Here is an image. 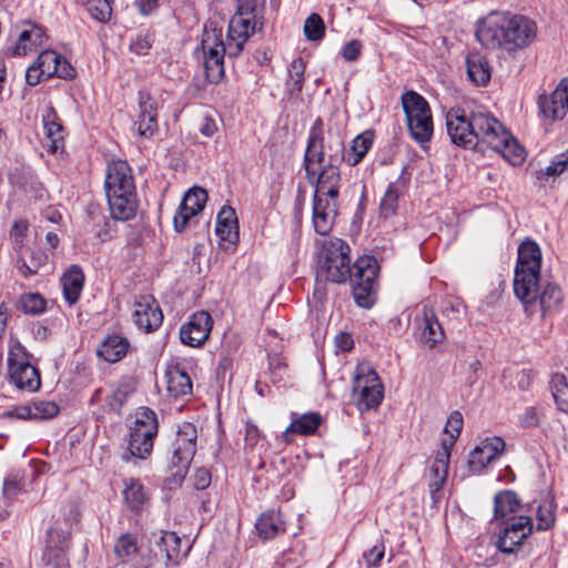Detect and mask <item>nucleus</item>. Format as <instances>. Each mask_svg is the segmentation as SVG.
Masks as SVG:
<instances>
[{
  "mask_svg": "<svg viewBox=\"0 0 568 568\" xmlns=\"http://www.w3.org/2000/svg\"><path fill=\"white\" fill-rule=\"evenodd\" d=\"M446 126L452 142L467 150L485 152L491 150L509 162L520 165L526 159L525 149L501 122L488 113L450 110Z\"/></svg>",
  "mask_w": 568,
  "mask_h": 568,
  "instance_id": "nucleus-1",
  "label": "nucleus"
},
{
  "mask_svg": "<svg viewBox=\"0 0 568 568\" xmlns=\"http://www.w3.org/2000/svg\"><path fill=\"white\" fill-rule=\"evenodd\" d=\"M537 30L535 20L525 14L491 12L477 22L476 38L488 50L515 54L534 42Z\"/></svg>",
  "mask_w": 568,
  "mask_h": 568,
  "instance_id": "nucleus-2",
  "label": "nucleus"
},
{
  "mask_svg": "<svg viewBox=\"0 0 568 568\" xmlns=\"http://www.w3.org/2000/svg\"><path fill=\"white\" fill-rule=\"evenodd\" d=\"M304 168L308 182L315 185L314 196L337 200L341 173L332 156L325 162L324 128L321 118L311 126L304 156Z\"/></svg>",
  "mask_w": 568,
  "mask_h": 568,
  "instance_id": "nucleus-3",
  "label": "nucleus"
},
{
  "mask_svg": "<svg viewBox=\"0 0 568 568\" xmlns=\"http://www.w3.org/2000/svg\"><path fill=\"white\" fill-rule=\"evenodd\" d=\"M541 261V251L537 242L526 239L519 244L513 282L517 298L529 296L534 286L540 281Z\"/></svg>",
  "mask_w": 568,
  "mask_h": 568,
  "instance_id": "nucleus-4",
  "label": "nucleus"
},
{
  "mask_svg": "<svg viewBox=\"0 0 568 568\" xmlns=\"http://www.w3.org/2000/svg\"><path fill=\"white\" fill-rule=\"evenodd\" d=\"M463 425L464 419L462 413L458 410L452 412L444 427V434L446 436L440 442V449L436 453L430 468L434 480L429 484V487L430 497L434 504L438 503L442 498V487L447 478L450 452L460 435Z\"/></svg>",
  "mask_w": 568,
  "mask_h": 568,
  "instance_id": "nucleus-5",
  "label": "nucleus"
},
{
  "mask_svg": "<svg viewBox=\"0 0 568 568\" xmlns=\"http://www.w3.org/2000/svg\"><path fill=\"white\" fill-rule=\"evenodd\" d=\"M158 429L156 414L148 407L138 408L130 426L128 443L130 455L141 459L146 458L152 452Z\"/></svg>",
  "mask_w": 568,
  "mask_h": 568,
  "instance_id": "nucleus-6",
  "label": "nucleus"
},
{
  "mask_svg": "<svg viewBox=\"0 0 568 568\" xmlns=\"http://www.w3.org/2000/svg\"><path fill=\"white\" fill-rule=\"evenodd\" d=\"M201 47L206 78L210 82L217 83L224 75V55H229L223 41L222 28H217L214 22L206 23L202 34Z\"/></svg>",
  "mask_w": 568,
  "mask_h": 568,
  "instance_id": "nucleus-7",
  "label": "nucleus"
},
{
  "mask_svg": "<svg viewBox=\"0 0 568 568\" xmlns=\"http://www.w3.org/2000/svg\"><path fill=\"white\" fill-rule=\"evenodd\" d=\"M351 248L346 242L334 237L324 244V260L317 271L318 277L333 283H345L351 277Z\"/></svg>",
  "mask_w": 568,
  "mask_h": 568,
  "instance_id": "nucleus-8",
  "label": "nucleus"
},
{
  "mask_svg": "<svg viewBox=\"0 0 568 568\" xmlns=\"http://www.w3.org/2000/svg\"><path fill=\"white\" fill-rule=\"evenodd\" d=\"M383 385L377 373L366 363L356 366L353 397L361 412L377 407L383 399Z\"/></svg>",
  "mask_w": 568,
  "mask_h": 568,
  "instance_id": "nucleus-9",
  "label": "nucleus"
},
{
  "mask_svg": "<svg viewBox=\"0 0 568 568\" xmlns=\"http://www.w3.org/2000/svg\"><path fill=\"white\" fill-rule=\"evenodd\" d=\"M499 526L496 548L505 555L515 554L534 530L532 518L524 515L509 517Z\"/></svg>",
  "mask_w": 568,
  "mask_h": 568,
  "instance_id": "nucleus-10",
  "label": "nucleus"
},
{
  "mask_svg": "<svg viewBox=\"0 0 568 568\" xmlns=\"http://www.w3.org/2000/svg\"><path fill=\"white\" fill-rule=\"evenodd\" d=\"M71 524L68 520L55 521L47 531L43 561L51 568H69L65 551L70 544Z\"/></svg>",
  "mask_w": 568,
  "mask_h": 568,
  "instance_id": "nucleus-11",
  "label": "nucleus"
},
{
  "mask_svg": "<svg viewBox=\"0 0 568 568\" xmlns=\"http://www.w3.org/2000/svg\"><path fill=\"white\" fill-rule=\"evenodd\" d=\"M196 438L197 430L192 423L184 422L179 426L171 459V465L175 468L174 476H185L196 452Z\"/></svg>",
  "mask_w": 568,
  "mask_h": 568,
  "instance_id": "nucleus-12",
  "label": "nucleus"
},
{
  "mask_svg": "<svg viewBox=\"0 0 568 568\" xmlns=\"http://www.w3.org/2000/svg\"><path fill=\"white\" fill-rule=\"evenodd\" d=\"M400 100L410 136L426 150V100L415 91L404 93Z\"/></svg>",
  "mask_w": 568,
  "mask_h": 568,
  "instance_id": "nucleus-13",
  "label": "nucleus"
},
{
  "mask_svg": "<svg viewBox=\"0 0 568 568\" xmlns=\"http://www.w3.org/2000/svg\"><path fill=\"white\" fill-rule=\"evenodd\" d=\"M528 307L538 305L542 317L560 312L564 303V293L559 284L541 280L534 286L529 296L518 298Z\"/></svg>",
  "mask_w": 568,
  "mask_h": 568,
  "instance_id": "nucleus-14",
  "label": "nucleus"
},
{
  "mask_svg": "<svg viewBox=\"0 0 568 568\" xmlns=\"http://www.w3.org/2000/svg\"><path fill=\"white\" fill-rule=\"evenodd\" d=\"M257 24L258 19L239 12L233 14L229 22L226 41H224L230 58H235L243 51L244 44L256 31Z\"/></svg>",
  "mask_w": 568,
  "mask_h": 568,
  "instance_id": "nucleus-15",
  "label": "nucleus"
},
{
  "mask_svg": "<svg viewBox=\"0 0 568 568\" xmlns=\"http://www.w3.org/2000/svg\"><path fill=\"white\" fill-rule=\"evenodd\" d=\"M539 115L549 122L562 120L568 111V79H562L550 94H540Z\"/></svg>",
  "mask_w": 568,
  "mask_h": 568,
  "instance_id": "nucleus-16",
  "label": "nucleus"
},
{
  "mask_svg": "<svg viewBox=\"0 0 568 568\" xmlns=\"http://www.w3.org/2000/svg\"><path fill=\"white\" fill-rule=\"evenodd\" d=\"M506 443L499 436L484 438L469 454V471L473 475L483 474L487 466L504 453Z\"/></svg>",
  "mask_w": 568,
  "mask_h": 568,
  "instance_id": "nucleus-17",
  "label": "nucleus"
},
{
  "mask_svg": "<svg viewBox=\"0 0 568 568\" xmlns=\"http://www.w3.org/2000/svg\"><path fill=\"white\" fill-rule=\"evenodd\" d=\"M132 320L139 329L149 333L160 327L163 314L153 296L142 295L133 304Z\"/></svg>",
  "mask_w": 568,
  "mask_h": 568,
  "instance_id": "nucleus-18",
  "label": "nucleus"
},
{
  "mask_svg": "<svg viewBox=\"0 0 568 568\" xmlns=\"http://www.w3.org/2000/svg\"><path fill=\"white\" fill-rule=\"evenodd\" d=\"M211 329V315L205 311L196 312L181 326L180 339L184 345L199 347L209 338Z\"/></svg>",
  "mask_w": 568,
  "mask_h": 568,
  "instance_id": "nucleus-19",
  "label": "nucleus"
},
{
  "mask_svg": "<svg viewBox=\"0 0 568 568\" xmlns=\"http://www.w3.org/2000/svg\"><path fill=\"white\" fill-rule=\"evenodd\" d=\"M207 201V193L202 187L190 189L173 217V226L176 232L185 230L189 221L197 215L203 209Z\"/></svg>",
  "mask_w": 568,
  "mask_h": 568,
  "instance_id": "nucleus-20",
  "label": "nucleus"
},
{
  "mask_svg": "<svg viewBox=\"0 0 568 568\" xmlns=\"http://www.w3.org/2000/svg\"><path fill=\"white\" fill-rule=\"evenodd\" d=\"M105 192L106 195H114L115 193L130 194V192H135L132 171L125 161L116 160L108 165Z\"/></svg>",
  "mask_w": 568,
  "mask_h": 568,
  "instance_id": "nucleus-21",
  "label": "nucleus"
},
{
  "mask_svg": "<svg viewBox=\"0 0 568 568\" xmlns=\"http://www.w3.org/2000/svg\"><path fill=\"white\" fill-rule=\"evenodd\" d=\"M337 200L313 196L312 221L314 230L320 235H327L337 215Z\"/></svg>",
  "mask_w": 568,
  "mask_h": 568,
  "instance_id": "nucleus-22",
  "label": "nucleus"
},
{
  "mask_svg": "<svg viewBox=\"0 0 568 568\" xmlns=\"http://www.w3.org/2000/svg\"><path fill=\"white\" fill-rule=\"evenodd\" d=\"M215 233L220 240V245L229 250L236 245L239 241V225L235 210L224 205L216 216Z\"/></svg>",
  "mask_w": 568,
  "mask_h": 568,
  "instance_id": "nucleus-23",
  "label": "nucleus"
},
{
  "mask_svg": "<svg viewBox=\"0 0 568 568\" xmlns=\"http://www.w3.org/2000/svg\"><path fill=\"white\" fill-rule=\"evenodd\" d=\"M42 123L44 130L43 145L52 154L61 152L64 146L63 128L59 118L51 105H47L42 111Z\"/></svg>",
  "mask_w": 568,
  "mask_h": 568,
  "instance_id": "nucleus-24",
  "label": "nucleus"
},
{
  "mask_svg": "<svg viewBox=\"0 0 568 568\" xmlns=\"http://www.w3.org/2000/svg\"><path fill=\"white\" fill-rule=\"evenodd\" d=\"M140 113L135 125L143 138H151L158 130V102L150 95H140Z\"/></svg>",
  "mask_w": 568,
  "mask_h": 568,
  "instance_id": "nucleus-25",
  "label": "nucleus"
},
{
  "mask_svg": "<svg viewBox=\"0 0 568 568\" xmlns=\"http://www.w3.org/2000/svg\"><path fill=\"white\" fill-rule=\"evenodd\" d=\"M166 392L173 398H184L192 394V381L189 374L179 365H169L165 371Z\"/></svg>",
  "mask_w": 568,
  "mask_h": 568,
  "instance_id": "nucleus-26",
  "label": "nucleus"
},
{
  "mask_svg": "<svg viewBox=\"0 0 568 568\" xmlns=\"http://www.w3.org/2000/svg\"><path fill=\"white\" fill-rule=\"evenodd\" d=\"M519 508L520 499L514 490H500L494 497V517L498 524L505 523L509 517H517L515 514Z\"/></svg>",
  "mask_w": 568,
  "mask_h": 568,
  "instance_id": "nucleus-27",
  "label": "nucleus"
},
{
  "mask_svg": "<svg viewBox=\"0 0 568 568\" xmlns=\"http://www.w3.org/2000/svg\"><path fill=\"white\" fill-rule=\"evenodd\" d=\"M45 41V34L41 27L27 22L21 30L18 41L13 48L17 55H26L28 52L41 47Z\"/></svg>",
  "mask_w": 568,
  "mask_h": 568,
  "instance_id": "nucleus-28",
  "label": "nucleus"
},
{
  "mask_svg": "<svg viewBox=\"0 0 568 568\" xmlns=\"http://www.w3.org/2000/svg\"><path fill=\"white\" fill-rule=\"evenodd\" d=\"M10 382L21 390L37 392L41 386L40 373L31 364L22 365L9 372Z\"/></svg>",
  "mask_w": 568,
  "mask_h": 568,
  "instance_id": "nucleus-29",
  "label": "nucleus"
},
{
  "mask_svg": "<svg viewBox=\"0 0 568 568\" xmlns=\"http://www.w3.org/2000/svg\"><path fill=\"white\" fill-rule=\"evenodd\" d=\"M61 284L63 288V296L65 301L73 305L78 302L83 284H84V273L82 268L78 265H71L62 275Z\"/></svg>",
  "mask_w": 568,
  "mask_h": 568,
  "instance_id": "nucleus-30",
  "label": "nucleus"
},
{
  "mask_svg": "<svg viewBox=\"0 0 568 568\" xmlns=\"http://www.w3.org/2000/svg\"><path fill=\"white\" fill-rule=\"evenodd\" d=\"M106 197L114 220L128 221L134 217L136 212L135 192H130V194L115 193L114 195H106Z\"/></svg>",
  "mask_w": 568,
  "mask_h": 568,
  "instance_id": "nucleus-31",
  "label": "nucleus"
},
{
  "mask_svg": "<svg viewBox=\"0 0 568 568\" xmlns=\"http://www.w3.org/2000/svg\"><path fill=\"white\" fill-rule=\"evenodd\" d=\"M407 169H404L405 174ZM405 187V178L402 175L396 182H392L386 189L379 204L381 216L389 219L396 215L399 209L400 196Z\"/></svg>",
  "mask_w": 568,
  "mask_h": 568,
  "instance_id": "nucleus-32",
  "label": "nucleus"
},
{
  "mask_svg": "<svg viewBox=\"0 0 568 568\" xmlns=\"http://www.w3.org/2000/svg\"><path fill=\"white\" fill-rule=\"evenodd\" d=\"M467 75L476 85H486L491 78V68L486 57L478 52L466 57Z\"/></svg>",
  "mask_w": 568,
  "mask_h": 568,
  "instance_id": "nucleus-33",
  "label": "nucleus"
},
{
  "mask_svg": "<svg viewBox=\"0 0 568 568\" xmlns=\"http://www.w3.org/2000/svg\"><path fill=\"white\" fill-rule=\"evenodd\" d=\"M130 344L128 339L120 335H110L102 341L97 353L109 363L121 361L128 353Z\"/></svg>",
  "mask_w": 568,
  "mask_h": 568,
  "instance_id": "nucleus-34",
  "label": "nucleus"
},
{
  "mask_svg": "<svg viewBox=\"0 0 568 568\" xmlns=\"http://www.w3.org/2000/svg\"><path fill=\"white\" fill-rule=\"evenodd\" d=\"M378 265L373 256H363L356 260L354 273H351L352 283L377 286Z\"/></svg>",
  "mask_w": 568,
  "mask_h": 568,
  "instance_id": "nucleus-35",
  "label": "nucleus"
},
{
  "mask_svg": "<svg viewBox=\"0 0 568 568\" xmlns=\"http://www.w3.org/2000/svg\"><path fill=\"white\" fill-rule=\"evenodd\" d=\"M122 496L124 504L132 511H141L149 500L144 486L136 479H124Z\"/></svg>",
  "mask_w": 568,
  "mask_h": 568,
  "instance_id": "nucleus-36",
  "label": "nucleus"
},
{
  "mask_svg": "<svg viewBox=\"0 0 568 568\" xmlns=\"http://www.w3.org/2000/svg\"><path fill=\"white\" fill-rule=\"evenodd\" d=\"M255 528L263 539H272L286 530L281 513L275 510L263 513L256 520Z\"/></svg>",
  "mask_w": 568,
  "mask_h": 568,
  "instance_id": "nucleus-37",
  "label": "nucleus"
},
{
  "mask_svg": "<svg viewBox=\"0 0 568 568\" xmlns=\"http://www.w3.org/2000/svg\"><path fill=\"white\" fill-rule=\"evenodd\" d=\"M34 63L39 65L45 78H51L53 75L67 78L70 75V72L65 70L67 62L62 60L61 55L52 50L42 51Z\"/></svg>",
  "mask_w": 568,
  "mask_h": 568,
  "instance_id": "nucleus-38",
  "label": "nucleus"
},
{
  "mask_svg": "<svg viewBox=\"0 0 568 568\" xmlns=\"http://www.w3.org/2000/svg\"><path fill=\"white\" fill-rule=\"evenodd\" d=\"M373 141V131L367 130L362 132L354 138L351 148L344 153L343 160L351 166L358 164L372 148Z\"/></svg>",
  "mask_w": 568,
  "mask_h": 568,
  "instance_id": "nucleus-39",
  "label": "nucleus"
},
{
  "mask_svg": "<svg viewBox=\"0 0 568 568\" xmlns=\"http://www.w3.org/2000/svg\"><path fill=\"white\" fill-rule=\"evenodd\" d=\"M156 546L168 562L176 564L181 558V538L173 531H162Z\"/></svg>",
  "mask_w": 568,
  "mask_h": 568,
  "instance_id": "nucleus-40",
  "label": "nucleus"
},
{
  "mask_svg": "<svg viewBox=\"0 0 568 568\" xmlns=\"http://www.w3.org/2000/svg\"><path fill=\"white\" fill-rule=\"evenodd\" d=\"M550 388L558 409L568 414V376L564 373L552 374Z\"/></svg>",
  "mask_w": 568,
  "mask_h": 568,
  "instance_id": "nucleus-41",
  "label": "nucleus"
},
{
  "mask_svg": "<svg viewBox=\"0 0 568 568\" xmlns=\"http://www.w3.org/2000/svg\"><path fill=\"white\" fill-rule=\"evenodd\" d=\"M321 424V416L316 413H308L302 415L300 418L292 422L286 428L285 436L290 440L288 436L291 433H297L302 435H311L315 433Z\"/></svg>",
  "mask_w": 568,
  "mask_h": 568,
  "instance_id": "nucleus-42",
  "label": "nucleus"
},
{
  "mask_svg": "<svg viewBox=\"0 0 568 568\" xmlns=\"http://www.w3.org/2000/svg\"><path fill=\"white\" fill-rule=\"evenodd\" d=\"M305 69L306 64L302 58H296L290 63L287 69L288 78L286 81V89L291 94H298L302 91Z\"/></svg>",
  "mask_w": 568,
  "mask_h": 568,
  "instance_id": "nucleus-43",
  "label": "nucleus"
},
{
  "mask_svg": "<svg viewBox=\"0 0 568 568\" xmlns=\"http://www.w3.org/2000/svg\"><path fill=\"white\" fill-rule=\"evenodd\" d=\"M556 503L554 498H549L540 503L537 507V530L546 531L550 529L556 520Z\"/></svg>",
  "mask_w": 568,
  "mask_h": 568,
  "instance_id": "nucleus-44",
  "label": "nucleus"
},
{
  "mask_svg": "<svg viewBox=\"0 0 568 568\" xmlns=\"http://www.w3.org/2000/svg\"><path fill=\"white\" fill-rule=\"evenodd\" d=\"M138 551V539L132 534L121 535L114 545V554L121 561L131 559Z\"/></svg>",
  "mask_w": 568,
  "mask_h": 568,
  "instance_id": "nucleus-45",
  "label": "nucleus"
},
{
  "mask_svg": "<svg viewBox=\"0 0 568 568\" xmlns=\"http://www.w3.org/2000/svg\"><path fill=\"white\" fill-rule=\"evenodd\" d=\"M113 0H84L91 18L98 22L106 23L112 17Z\"/></svg>",
  "mask_w": 568,
  "mask_h": 568,
  "instance_id": "nucleus-46",
  "label": "nucleus"
},
{
  "mask_svg": "<svg viewBox=\"0 0 568 568\" xmlns=\"http://www.w3.org/2000/svg\"><path fill=\"white\" fill-rule=\"evenodd\" d=\"M29 359L30 354L26 347L17 338H11L8 349V372L12 371V368L30 364Z\"/></svg>",
  "mask_w": 568,
  "mask_h": 568,
  "instance_id": "nucleus-47",
  "label": "nucleus"
},
{
  "mask_svg": "<svg viewBox=\"0 0 568 568\" xmlns=\"http://www.w3.org/2000/svg\"><path fill=\"white\" fill-rule=\"evenodd\" d=\"M45 306V300L39 293H26L19 298V307L26 314L39 315Z\"/></svg>",
  "mask_w": 568,
  "mask_h": 568,
  "instance_id": "nucleus-48",
  "label": "nucleus"
},
{
  "mask_svg": "<svg viewBox=\"0 0 568 568\" xmlns=\"http://www.w3.org/2000/svg\"><path fill=\"white\" fill-rule=\"evenodd\" d=\"M30 408V416L28 419H48L58 415L59 406L54 402L40 400L28 404Z\"/></svg>",
  "mask_w": 568,
  "mask_h": 568,
  "instance_id": "nucleus-49",
  "label": "nucleus"
},
{
  "mask_svg": "<svg viewBox=\"0 0 568 568\" xmlns=\"http://www.w3.org/2000/svg\"><path fill=\"white\" fill-rule=\"evenodd\" d=\"M377 286L353 283V296L356 304L364 308L374 305Z\"/></svg>",
  "mask_w": 568,
  "mask_h": 568,
  "instance_id": "nucleus-50",
  "label": "nucleus"
},
{
  "mask_svg": "<svg viewBox=\"0 0 568 568\" xmlns=\"http://www.w3.org/2000/svg\"><path fill=\"white\" fill-rule=\"evenodd\" d=\"M304 34L310 41H318L325 36V24L322 17L312 13L304 23Z\"/></svg>",
  "mask_w": 568,
  "mask_h": 568,
  "instance_id": "nucleus-51",
  "label": "nucleus"
},
{
  "mask_svg": "<svg viewBox=\"0 0 568 568\" xmlns=\"http://www.w3.org/2000/svg\"><path fill=\"white\" fill-rule=\"evenodd\" d=\"M568 170V149L557 154L550 162V164L538 172L537 178L542 179L544 176H559L561 173Z\"/></svg>",
  "mask_w": 568,
  "mask_h": 568,
  "instance_id": "nucleus-52",
  "label": "nucleus"
},
{
  "mask_svg": "<svg viewBox=\"0 0 568 568\" xmlns=\"http://www.w3.org/2000/svg\"><path fill=\"white\" fill-rule=\"evenodd\" d=\"M29 231V222L24 219L16 220L10 230V237L12 239L13 250L20 254L24 247V239Z\"/></svg>",
  "mask_w": 568,
  "mask_h": 568,
  "instance_id": "nucleus-53",
  "label": "nucleus"
},
{
  "mask_svg": "<svg viewBox=\"0 0 568 568\" xmlns=\"http://www.w3.org/2000/svg\"><path fill=\"white\" fill-rule=\"evenodd\" d=\"M465 310L466 305L460 297L447 296L442 302V313L448 318H458Z\"/></svg>",
  "mask_w": 568,
  "mask_h": 568,
  "instance_id": "nucleus-54",
  "label": "nucleus"
},
{
  "mask_svg": "<svg viewBox=\"0 0 568 568\" xmlns=\"http://www.w3.org/2000/svg\"><path fill=\"white\" fill-rule=\"evenodd\" d=\"M235 12L246 17L258 19V13L264 9L265 0H235Z\"/></svg>",
  "mask_w": 568,
  "mask_h": 568,
  "instance_id": "nucleus-55",
  "label": "nucleus"
},
{
  "mask_svg": "<svg viewBox=\"0 0 568 568\" xmlns=\"http://www.w3.org/2000/svg\"><path fill=\"white\" fill-rule=\"evenodd\" d=\"M153 37L150 33H140L130 43V51L136 55H146L153 45Z\"/></svg>",
  "mask_w": 568,
  "mask_h": 568,
  "instance_id": "nucleus-56",
  "label": "nucleus"
},
{
  "mask_svg": "<svg viewBox=\"0 0 568 568\" xmlns=\"http://www.w3.org/2000/svg\"><path fill=\"white\" fill-rule=\"evenodd\" d=\"M445 333L434 314L428 315V348L435 347L437 344L443 343Z\"/></svg>",
  "mask_w": 568,
  "mask_h": 568,
  "instance_id": "nucleus-57",
  "label": "nucleus"
},
{
  "mask_svg": "<svg viewBox=\"0 0 568 568\" xmlns=\"http://www.w3.org/2000/svg\"><path fill=\"white\" fill-rule=\"evenodd\" d=\"M47 260L48 256L45 254H39V260L30 261V263H28L22 257H19L17 260V267L22 276L29 277L31 275L37 274L40 266H42L47 262Z\"/></svg>",
  "mask_w": 568,
  "mask_h": 568,
  "instance_id": "nucleus-58",
  "label": "nucleus"
},
{
  "mask_svg": "<svg viewBox=\"0 0 568 568\" xmlns=\"http://www.w3.org/2000/svg\"><path fill=\"white\" fill-rule=\"evenodd\" d=\"M519 426L523 428H536L540 424V415L536 407H526L518 419Z\"/></svg>",
  "mask_w": 568,
  "mask_h": 568,
  "instance_id": "nucleus-59",
  "label": "nucleus"
},
{
  "mask_svg": "<svg viewBox=\"0 0 568 568\" xmlns=\"http://www.w3.org/2000/svg\"><path fill=\"white\" fill-rule=\"evenodd\" d=\"M363 44L359 40H351L342 48V57L348 62L356 61L362 53Z\"/></svg>",
  "mask_w": 568,
  "mask_h": 568,
  "instance_id": "nucleus-60",
  "label": "nucleus"
},
{
  "mask_svg": "<svg viewBox=\"0 0 568 568\" xmlns=\"http://www.w3.org/2000/svg\"><path fill=\"white\" fill-rule=\"evenodd\" d=\"M385 547L383 542L374 545L368 551L364 552V559L369 567L378 566L384 557Z\"/></svg>",
  "mask_w": 568,
  "mask_h": 568,
  "instance_id": "nucleus-61",
  "label": "nucleus"
},
{
  "mask_svg": "<svg viewBox=\"0 0 568 568\" xmlns=\"http://www.w3.org/2000/svg\"><path fill=\"white\" fill-rule=\"evenodd\" d=\"M194 486L197 489H205L211 484V474L205 468H199L193 476Z\"/></svg>",
  "mask_w": 568,
  "mask_h": 568,
  "instance_id": "nucleus-62",
  "label": "nucleus"
},
{
  "mask_svg": "<svg viewBox=\"0 0 568 568\" xmlns=\"http://www.w3.org/2000/svg\"><path fill=\"white\" fill-rule=\"evenodd\" d=\"M22 489V485L14 478H8L3 483V495L8 499L14 498Z\"/></svg>",
  "mask_w": 568,
  "mask_h": 568,
  "instance_id": "nucleus-63",
  "label": "nucleus"
},
{
  "mask_svg": "<svg viewBox=\"0 0 568 568\" xmlns=\"http://www.w3.org/2000/svg\"><path fill=\"white\" fill-rule=\"evenodd\" d=\"M30 408L27 405L16 406L11 409L4 410L0 416L2 418H19V419H28L30 416Z\"/></svg>",
  "mask_w": 568,
  "mask_h": 568,
  "instance_id": "nucleus-64",
  "label": "nucleus"
}]
</instances>
